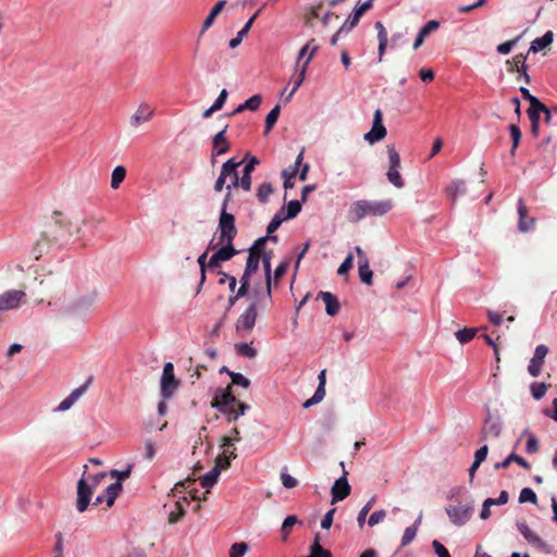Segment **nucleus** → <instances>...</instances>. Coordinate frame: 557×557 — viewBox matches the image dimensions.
Masks as SVG:
<instances>
[{
	"label": "nucleus",
	"mask_w": 557,
	"mask_h": 557,
	"mask_svg": "<svg viewBox=\"0 0 557 557\" xmlns=\"http://www.w3.org/2000/svg\"><path fill=\"white\" fill-rule=\"evenodd\" d=\"M524 540L531 544L536 550L543 554H549L550 553V546L543 541L537 534H535L533 531L525 534Z\"/></svg>",
	"instance_id": "nucleus-28"
},
{
	"label": "nucleus",
	"mask_w": 557,
	"mask_h": 557,
	"mask_svg": "<svg viewBox=\"0 0 557 557\" xmlns=\"http://www.w3.org/2000/svg\"><path fill=\"white\" fill-rule=\"evenodd\" d=\"M123 486L121 482H114L110 484L103 492V494L98 495L92 503L94 506H98L106 502L107 507H112L116 497L121 493Z\"/></svg>",
	"instance_id": "nucleus-20"
},
{
	"label": "nucleus",
	"mask_w": 557,
	"mask_h": 557,
	"mask_svg": "<svg viewBox=\"0 0 557 557\" xmlns=\"http://www.w3.org/2000/svg\"><path fill=\"white\" fill-rule=\"evenodd\" d=\"M394 207L393 200H358L351 203L348 210V220L359 222L367 216H382L388 213Z\"/></svg>",
	"instance_id": "nucleus-2"
},
{
	"label": "nucleus",
	"mask_w": 557,
	"mask_h": 557,
	"mask_svg": "<svg viewBox=\"0 0 557 557\" xmlns=\"http://www.w3.org/2000/svg\"><path fill=\"white\" fill-rule=\"evenodd\" d=\"M90 382L91 377H89L84 384H82L77 388L73 389L71 394L59 404L54 411L62 412L69 410L79 399V397H82L86 393Z\"/></svg>",
	"instance_id": "nucleus-19"
},
{
	"label": "nucleus",
	"mask_w": 557,
	"mask_h": 557,
	"mask_svg": "<svg viewBox=\"0 0 557 557\" xmlns=\"http://www.w3.org/2000/svg\"><path fill=\"white\" fill-rule=\"evenodd\" d=\"M517 211H518V230L521 233L530 232L534 228L536 224V219L529 216V208L527 207L524 200L522 198L518 199L517 202Z\"/></svg>",
	"instance_id": "nucleus-18"
},
{
	"label": "nucleus",
	"mask_w": 557,
	"mask_h": 557,
	"mask_svg": "<svg viewBox=\"0 0 557 557\" xmlns=\"http://www.w3.org/2000/svg\"><path fill=\"white\" fill-rule=\"evenodd\" d=\"M536 502H537V496L532 488L524 487L521 490L520 495H519V503L536 504Z\"/></svg>",
	"instance_id": "nucleus-51"
},
{
	"label": "nucleus",
	"mask_w": 557,
	"mask_h": 557,
	"mask_svg": "<svg viewBox=\"0 0 557 557\" xmlns=\"http://www.w3.org/2000/svg\"><path fill=\"white\" fill-rule=\"evenodd\" d=\"M387 131L383 125V113L381 109H376L373 114V123L370 132L364 134V139L369 144H374L383 140L386 137Z\"/></svg>",
	"instance_id": "nucleus-13"
},
{
	"label": "nucleus",
	"mask_w": 557,
	"mask_h": 557,
	"mask_svg": "<svg viewBox=\"0 0 557 557\" xmlns=\"http://www.w3.org/2000/svg\"><path fill=\"white\" fill-rule=\"evenodd\" d=\"M548 350H535L533 358L530 360L528 372L531 376L537 377L541 374L545 357Z\"/></svg>",
	"instance_id": "nucleus-24"
},
{
	"label": "nucleus",
	"mask_w": 557,
	"mask_h": 557,
	"mask_svg": "<svg viewBox=\"0 0 557 557\" xmlns=\"http://www.w3.org/2000/svg\"><path fill=\"white\" fill-rule=\"evenodd\" d=\"M375 499H376L375 496L371 497L367 502V504L361 508V510L359 511L358 517H357V521H358L359 527H362L366 523L367 515L369 513V511L371 510L372 506L374 505Z\"/></svg>",
	"instance_id": "nucleus-50"
},
{
	"label": "nucleus",
	"mask_w": 557,
	"mask_h": 557,
	"mask_svg": "<svg viewBox=\"0 0 557 557\" xmlns=\"http://www.w3.org/2000/svg\"><path fill=\"white\" fill-rule=\"evenodd\" d=\"M178 387V381L174 375V366L172 362H166L163 367L161 381H160V389L161 396L163 399L171 398L175 391Z\"/></svg>",
	"instance_id": "nucleus-7"
},
{
	"label": "nucleus",
	"mask_w": 557,
	"mask_h": 557,
	"mask_svg": "<svg viewBox=\"0 0 557 557\" xmlns=\"http://www.w3.org/2000/svg\"><path fill=\"white\" fill-rule=\"evenodd\" d=\"M358 268L361 282L367 285H372L373 272L370 269L369 260H364L362 263H359Z\"/></svg>",
	"instance_id": "nucleus-37"
},
{
	"label": "nucleus",
	"mask_w": 557,
	"mask_h": 557,
	"mask_svg": "<svg viewBox=\"0 0 557 557\" xmlns=\"http://www.w3.org/2000/svg\"><path fill=\"white\" fill-rule=\"evenodd\" d=\"M248 548L245 542L234 543L230 548V557H244Z\"/></svg>",
	"instance_id": "nucleus-53"
},
{
	"label": "nucleus",
	"mask_w": 557,
	"mask_h": 557,
	"mask_svg": "<svg viewBox=\"0 0 557 557\" xmlns=\"http://www.w3.org/2000/svg\"><path fill=\"white\" fill-rule=\"evenodd\" d=\"M385 517H386L385 510H383V509L375 510L370 515V517L368 519V524L370 527H374V525L381 523L385 519Z\"/></svg>",
	"instance_id": "nucleus-63"
},
{
	"label": "nucleus",
	"mask_w": 557,
	"mask_h": 557,
	"mask_svg": "<svg viewBox=\"0 0 557 557\" xmlns=\"http://www.w3.org/2000/svg\"><path fill=\"white\" fill-rule=\"evenodd\" d=\"M153 115V110L147 103H141L131 116L132 127L137 128L141 123L148 122Z\"/></svg>",
	"instance_id": "nucleus-22"
},
{
	"label": "nucleus",
	"mask_w": 557,
	"mask_h": 557,
	"mask_svg": "<svg viewBox=\"0 0 557 557\" xmlns=\"http://www.w3.org/2000/svg\"><path fill=\"white\" fill-rule=\"evenodd\" d=\"M226 4L225 0L218 1L211 9L209 15L205 18L199 36H202L214 23L216 16L222 12Z\"/></svg>",
	"instance_id": "nucleus-25"
},
{
	"label": "nucleus",
	"mask_w": 557,
	"mask_h": 557,
	"mask_svg": "<svg viewBox=\"0 0 557 557\" xmlns=\"http://www.w3.org/2000/svg\"><path fill=\"white\" fill-rule=\"evenodd\" d=\"M367 11L361 7L359 5L358 8H356V10L354 11V13L348 17V20L345 22V30L346 32H349L350 29H352L358 23H359V20L360 17L366 13Z\"/></svg>",
	"instance_id": "nucleus-42"
},
{
	"label": "nucleus",
	"mask_w": 557,
	"mask_h": 557,
	"mask_svg": "<svg viewBox=\"0 0 557 557\" xmlns=\"http://www.w3.org/2000/svg\"><path fill=\"white\" fill-rule=\"evenodd\" d=\"M525 60H527V55L522 54V53H519V54H516L512 60H508L507 61V69L509 72H513V71H517V72H522V74L524 75L525 77V81L529 83L530 82V77L525 71Z\"/></svg>",
	"instance_id": "nucleus-27"
},
{
	"label": "nucleus",
	"mask_w": 557,
	"mask_h": 557,
	"mask_svg": "<svg viewBox=\"0 0 557 557\" xmlns=\"http://www.w3.org/2000/svg\"><path fill=\"white\" fill-rule=\"evenodd\" d=\"M317 299H321L325 305V311L329 315L334 317L339 311V302L335 295L330 292H320Z\"/></svg>",
	"instance_id": "nucleus-23"
},
{
	"label": "nucleus",
	"mask_w": 557,
	"mask_h": 557,
	"mask_svg": "<svg viewBox=\"0 0 557 557\" xmlns=\"http://www.w3.org/2000/svg\"><path fill=\"white\" fill-rule=\"evenodd\" d=\"M302 159H304V149L297 156L294 166H289V168L283 170V172H282L283 178L290 176V178L294 180L298 173V168L301 165Z\"/></svg>",
	"instance_id": "nucleus-47"
},
{
	"label": "nucleus",
	"mask_w": 557,
	"mask_h": 557,
	"mask_svg": "<svg viewBox=\"0 0 557 557\" xmlns=\"http://www.w3.org/2000/svg\"><path fill=\"white\" fill-rule=\"evenodd\" d=\"M309 557H332L331 552L321 546L319 534H315L314 541L309 547Z\"/></svg>",
	"instance_id": "nucleus-33"
},
{
	"label": "nucleus",
	"mask_w": 557,
	"mask_h": 557,
	"mask_svg": "<svg viewBox=\"0 0 557 557\" xmlns=\"http://www.w3.org/2000/svg\"><path fill=\"white\" fill-rule=\"evenodd\" d=\"M70 236L69 227L60 219H55L45 225L40 237L33 247V255L39 259L42 253L48 252L51 247L66 242Z\"/></svg>",
	"instance_id": "nucleus-1"
},
{
	"label": "nucleus",
	"mask_w": 557,
	"mask_h": 557,
	"mask_svg": "<svg viewBox=\"0 0 557 557\" xmlns=\"http://www.w3.org/2000/svg\"><path fill=\"white\" fill-rule=\"evenodd\" d=\"M367 11L361 7L359 5L358 8H356V10L354 11V13L348 17V20L345 22V30L346 32H349L350 29H352L358 23H359V20L360 17L366 13Z\"/></svg>",
	"instance_id": "nucleus-41"
},
{
	"label": "nucleus",
	"mask_w": 557,
	"mask_h": 557,
	"mask_svg": "<svg viewBox=\"0 0 557 557\" xmlns=\"http://www.w3.org/2000/svg\"><path fill=\"white\" fill-rule=\"evenodd\" d=\"M281 107L280 104H276L267 115L265 117V131L264 133L268 134L275 123L277 122V119L280 116Z\"/></svg>",
	"instance_id": "nucleus-46"
},
{
	"label": "nucleus",
	"mask_w": 557,
	"mask_h": 557,
	"mask_svg": "<svg viewBox=\"0 0 557 557\" xmlns=\"http://www.w3.org/2000/svg\"><path fill=\"white\" fill-rule=\"evenodd\" d=\"M367 11L361 7L359 5L358 8H356V10L354 11V13L348 17V20L345 22V30L346 32H349L350 29H352L358 23H359V20L360 17L366 13Z\"/></svg>",
	"instance_id": "nucleus-43"
},
{
	"label": "nucleus",
	"mask_w": 557,
	"mask_h": 557,
	"mask_svg": "<svg viewBox=\"0 0 557 557\" xmlns=\"http://www.w3.org/2000/svg\"><path fill=\"white\" fill-rule=\"evenodd\" d=\"M231 379H232V383L234 385H238V386H242L244 388H247L249 387L250 385V381L244 376L242 373H238V372H228Z\"/></svg>",
	"instance_id": "nucleus-58"
},
{
	"label": "nucleus",
	"mask_w": 557,
	"mask_h": 557,
	"mask_svg": "<svg viewBox=\"0 0 557 557\" xmlns=\"http://www.w3.org/2000/svg\"><path fill=\"white\" fill-rule=\"evenodd\" d=\"M220 473L218 468H212L200 479V485L208 492L216 483Z\"/></svg>",
	"instance_id": "nucleus-35"
},
{
	"label": "nucleus",
	"mask_w": 557,
	"mask_h": 557,
	"mask_svg": "<svg viewBox=\"0 0 557 557\" xmlns=\"http://www.w3.org/2000/svg\"><path fill=\"white\" fill-rule=\"evenodd\" d=\"M301 210V202L299 200H292L287 205V213L284 215L286 220L294 219Z\"/></svg>",
	"instance_id": "nucleus-56"
},
{
	"label": "nucleus",
	"mask_w": 557,
	"mask_h": 557,
	"mask_svg": "<svg viewBox=\"0 0 557 557\" xmlns=\"http://www.w3.org/2000/svg\"><path fill=\"white\" fill-rule=\"evenodd\" d=\"M283 211H284V209H281L272 218V220L270 221V223L268 224V227H267V233L268 234H273L281 226L283 221L286 220V218L283 215Z\"/></svg>",
	"instance_id": "nucleus-48"
},
{
	"label": "nucleus",
	"mask_w": 557,
	"mask_h": 557,
	"mask_svg": "<svg viewBox=\"0 0 557 557\" xmlns=\"http://www.w3.org/2000/svg\"><path fill=\"white\" fill-rule=\"evenodd\" d=\"M508 128H509L510 136L512 138V147L510 150V154L515 156V151L518 148L519 143L521 140V131H520L519 126L516 124L509 125Z\"/></svg>",
	"instance_id": "nucleus-49"
},
{
	"label": "nucleus",
	"mask_w": 557,
	"mask_h": 557,
	"mask_svg": "<svg viewBox=\"0 0 557 557\" xmlns=\"http://www.w3.org/2000/svg\"><path fill=\"white\" fill-rule=\"evenodd\" d=\"M223 246L215 252V256L221 261H227L237 253L233 243H222Z\"/></svg>",
	"instance_id": "nucleus-36"
},
{
	"label": "nucleus",
	"mask_w": 557,
	"mask_h": 557,
	"mask_svg": "<svg viewBox=\"0 0 557 557\" xmlns=\"http://www.w3.org/2000/svg\"><path fill=\"white\" fill-rule=\"evenodd\" d=\"M126 169L122 165L114 168L111 175V187L117 189L121 183L125 180Z\"/></svg>",
	"instance_id": "nucleus-38"
},
{
	"label": "nucleus",
	"mask_w": 557,
	"mask_h": 557,
	"mask_svg": "<svg viewBox=\"0 0 557 557\" xmlns=\"http://www.w3.org/2000/svg\"><path fill=\"white\" fill-rule=\"evenodd\" d=\"M237 455L235 453V449L232 450L228 456H226L225 454L219 455L215 459V466L213 468H218L219 472H221V470L230 468L231 459H235Z\"/></svg>",
	"instance_id": "nucleus-40"
},
{
	"label": "nucleus",
	"mask_w": 557,
	"mask_h": 557,
	"mask_svg": "<svg viewBox=\"0 0 557 557\" xmlns=\"http://www.w3.org/2000/svg\"><path fill=\"white\" fill-rule=\"evenodd\" d=\"M455 336L460 345H466L475 337L478 339L483 338L485 344L493 348H498L499 346L503 345V342L500 341V334H496V331L494 330L491 333H487L486 326L481 329L465 327L462 330L457 331L455 333Z\"/></svg>",
	"instance_id": "nucleus-3"
},
{
	"label": "nucleus",
	"mask_w": 557,
	"mask_h": 557,
	"mask_svg": "<svg viewBox=\"0 0 557 557\" xmlns=\"http://www.w3.org/2000/svg\"><path fill=\"white\" fill-rule=\"evenodd\" d=\"M261 102L262 97L260 95H253L244 102V107H246V110L256 111L259 109Z\"/></svg>",
	"instance_id": "nucleus-64"
},
{
	"label": "nucleus",
	"mask_w": 557,
	"mask_h": 557,
	"mask_svg": "<svg viewBox=\"0 0 557 557\" xmlns=\"http://www.w3.org/2000/svg\"><path fill=\"white\" fill-rule=\"evenodd\" d=\"M108 473L102 471L98 472L96 474H85V481H87V484L91 486L94 490H96L99 484L107 478Z\"/></svg>",
	"instance_id": "nucleus-52"
},
{
	"label": "nucleus",
	"mask_w": 557,
	"mask_h": 557,
	"mask_svg": "<svg viewBox=\"0 0 557 557\" xmlns=\"http://www.w3.org/2000/svg\"><path fill=\"white\" fill-rule=\"evenodd\" d=\"M260 262V257L256 255V252H249V256L246 261L245 270L251 273H255L258 270Z\"/></svg>",
	"instance_id": "nucleus-57"
},
{
	"label": "nucleus",
	"mask_w": 557,
	"mask_h": 557,
	"mask_svg": "<svg viewBox=\"0 0 557 557\" xmlns=\"http://www.w3.org/2000/svg\"><path fill=\"white\" fill-rule=\"evenodd\" d=\"M273 251L270 250L268 252H263L261 258L267 280V292L265 296L271 300V285H272V277H271V258H272Z\"/></svg>",
	"instance_id": "nucleus-29"
},
{
	"label": "nucleus",
	"mask_w": 557,
	"mask_h": 557,
	"mask_svg": "<svg viewBox=\"0 0 557 557\" xmlns=\"http://www.w3.org/2000/svg\"><path fill=\"white\" fill-rule=\"evenodd\" d=\"M473 509V504L470 503L468 505H448L445 511L453 524L461 527L470 520Z\"/></svg>",
	"instance_id": "nucleus-9"
},
{
	"label": "nucleus",
	"mask_w": 557,
	"mask_h": 557,
	"mask_svg": "<svg viewBox=\"0 0 557 557\" xmlns=\"http://www.w3.org/2000/svg\"><path fill=\"white\" fill-rule=\"evenodd\" d=\"M325 394L322 393V388H317L314 394L312 395V397H310L309 399H307L304 404H302V407L305 409L313 406V405H317L319 404L320 401H322V399L324 398Z\"/></svg>",
	"instance_id": "nucleus-62"
},
{
	"label": "nucleus",
	"mask_w": 557,
	"mask_h": 557,
	"mask_svg": "<svg viewBox=\"0 0 557 557\" xmlns=\"http://www.w3.org/2000/svg\"><path fill=\"white\" fill-rule=\"evenodd\" d=\"M245 159H247V163L244 166L242 177H239V175L237 174V187L243 188L245 191H250L251 173L255 171V168L260 163V160L255 156H250L249 153L246 154Z\"/></svg>",
	"instance_id": "nucleus-16"
},
{
	"label": "nucleus",
	"mask_w": 557,
	"mask_h": 557,
	"mask_svg": "<svg viewBox=\"0 0 557 557\" xmlns=\"http://www.w3.org/2000/svg\"><path fill=\"white\" fill-rule=\"evenodd\" d=\"M542 111H546V106L543 104L542 102L540 103V106H530L529 110H528V115H529V119L531 121V123H540V113Z\"/></svg>",
	"instance_id": "nucleus-54"
},
{
	"label": "nucleus",
	"mask_w": 557,
	"mask_h": 557,
	"mask_svg": "<svg viewBox=\"0 0 557 557\" xmlns=\"http://www.w3.org/2000/svg\"><path fill=\"white\" fill-rule=\"evenodd\" d=\"M273 194V187L271 183L264 182L257 189V198L261 203H267L269 197Z\"/></svg>",
	"instance_id": "nucleus-39"
},
{
	"label": "nucleus",
	"mask_w": 557,
	"mask_h": 557,
	"mask_svg": "<svg viewBox=\"0 0 557 557\" xmlns=\"http://www.w3.org/2000/svg\"><path fill=\"white\" fill-rule=\"evenodd\" d=\"M388 160H389V168L387 171V180L389 183H392L395 187L401 188L405 185V182L398 171L400 166V157L399 153L396 151L395 147L393 145H388L386 147Z\"/></svg>",
	"instance_id": "nucleus-8"
},
{
	"label": "nucleus",
	"mask_w": 557,
	"mask_h": 557,
	"mask_svg": "<svg viewBox=\"0 0 557 557\" xmlns=\"http://www.w3.org/2000/svg\"><path fill=\"white\" fill-rule=\"evenodd\" d=\"M300 521L298 520V518L296 516H287L284 521H283V524H282V528H281V531L282 533L286 536L290 533V530L296 524V523H299Z\"/></svg>",
	"instance_id": "nucleus-60"
},
{
	"label": "nucleus",
	"mask_w": 557,
	"mask_h": 557,
	"mask_svg": "<svg viewBox=\"0 0 557 557\" xmlns=\"http://www.w3.org/2000/svg\"><path fill=\"white\" fill-rule=\"evenodd\" d=\"M218 228L220 232L219 243H233L237 235L234 215L221 210Z\"/></svg>",
	"instance_id": "nucleus-6"
},
{
	"label": "nucleus",
	"mask_w": 557,
	"mask_h": 557,
	"mask_svg": "<svg viewBox=\"0 0 557 557\" xmlns=\"http://www.w3.org/2000/svg\"><path fill=\"white\" fill-rule=\"evenodd\" d=\"M466 193V183L463 181H454L447 188L446 194L455 201L456 198Z\"/></svg>",
	"instance_id": "nucleus-34"
},
{
	"label": "nucleus",
	"mask_w": 557,
	"mask_h": 557,
	"mask_svg": "<svg viewBox=\"0 0 557 557\" xmlns=\"http://www.w3.org/2000/svg\"><path fill=\"white\" fill-rule=\"evenodd\" d=\"M237 403L231 387L218 388L212 400V407L220 412L228 411V408L234 407Z\"/></svg>",
	"instance_id": "nucleus-15"
},
{
	"label": "nucleus",
	"mask_w": 557,
	"mask_h": 557,
	"mask_svg": "<svg viewBox=\"0 0 557 557\" xmlns=\"http://www.w3.org/2000/svg\"><path fill=\"white\" fill-rule=\"evenodd\" d=\"M318 50V46H314L312 48V51L311 53H309L306 62L304 63L301 70L299 71V73L297 74V76L294 78V86L289 92V95L287 96L286 100L288 101L293 96L294 94L297 91V89L301 86V84L304 83L305 81V76H306V70H307V66L309 64V62L311 61V59L313 58L314 53L317 52Z\"/></svg>",
	"instance_id": "nucleus-26"
},
{
	"label": "nucleus",
	"mask_w": 557,
	"mask_h": 557,
	"mask_svg": "<svg viewBox=\"0 0 557 557\" xmlns=\"http://www.w3.org/2000/svg\"><path fill=\"white\" fill-rule=\"evenodd\" d=\"M375 29L377 30V39H379V60L382 61L383 55L385 53L387 47V33L382 22L375 23Z\"/></svg>",
	"instance_id": "nucleus-31"
},
{
	"label": "nucleus",
	"mask_w": 557,
	"mask_h": 557,
	"mask_svg": "<svg viewBox=\"0 0 557 557\" xmlns=\"http://www.w3.org/2000/svg\"><path fill=\"white\" fill-rule=\"evenodd\" d=\"M512 462H517L519 466H521L522 468L529 470L531 468V465L529 463V461H527L523 457L515 454V453H511L510 455H508L502 462H497L495 463V469H504V468H507L510 463Z\"/></svg>",
	"instance_id": "nucleus-30"
},
{
	"label": "nucleus",
	"mask_w": 557,
	"mask_h": 557,
	"mask_svg": "<svg viewBox=\"0 0 557 557\" xmlns=\"http://www.w3.org/2000/svg\"><path fill=\"white\" fill-rule=\"evenodd\" d=\"M97 300V295L95 292L88 293L77 299L69 307V312L73 315L81 317L90 311V309L95 306Z\"/></svg>",
	"instance_id": "nucleus-17"
},
{
	"label": "nucleus",
	"mask_w": 557,
	"mask_h": 557,
	"mask_svg": "<svg viewBox=\"0 0 557 557\" xmlns=\"http://www.w3.org/2000/svg\"><path fill=\"white\" fill-rule=\"evenodd\" d=\"M554 34L552 30L546 32L542 37L535 38L531 42L529 52H537L545 49L553 42Z\"/></svg>",
	"instance_id": "nucleus-32"
},
{
	"label": "nucleus",
	"mask_w": 557,
	"mask_h": 557,
	"mask_svg": "<svg viewBox=\"0 0 557 557\" xmlns=\"http://www.w3.org/2000/svg\"><path fill=\"white\" fill-rule=\"evenodd\" d=\"M259 300H253L246 310L238 317L236 321V330L238 332H249L252 330L256 323V319L258 315L257 308H258Z\"/></svg>",
	"instance_id": "nucleus-12"
},
{
	"label": "nucleus",
	"mask_w": 557,
	"mask_h": 557,
	"mask_svg": "<svg viewBox=\"0 0 557 557\" xmlns=\"http://www.w3.org/2000/svg\"><path fill=\"white\" fill-rule=\"evenodd\" d=\"M76 490L77 497L75 506L78 512H84L90 505L91 497L95 491L91 486L87 484V481H85V473L78 480Z\"/></svg>",
	"instance_id": "nucleus-11"
},
{
	"label": "nucleus",
	"mask_w": 557,
	"mask_h": 557,
	"mask_svg": "<svg viewBox=\"0 0 557 557\" xmlns=\"http://www.w3.org/2000/svg\"><path fill=\"white\" fill-rule=\"evenodd\" d=\"M242 163L243 161H236L235 158H231L222 164L220 175L216 178L213 187L216 193L223 190L226 178L228 176H233V182L226 185V190L237 188V169Z\"/></svg>",
	"instance_id": "nucleus-4"
},
{
	"label": "nucleus",
	"mask_w": 557,
	"mask_h": 557,
	"mask_svg": "<svg viewBox=\"0 0 557 557\" xmlns=\"http://www.w3.org/2000/svg\"><path fill=\"white\" fill-rule=\"evenodd\" d=\"M367 11L361 7L359 5L358 8H356V10L354 11V13L348 17V20L345 22V30L346 32H349L350 29H352L358 23H359V20L360 17L366 13Z\"/></svg>",
	"instance_id": "nucleus-45"
},
{
	"label": "nucleus",
	"mask_w": 557,
	"mask_h": 557,
	"mask_svg": "<svg viewBox=\"0 0 557 557\" xmlns=\"http://www.w3.org/2000/svg\"><path fill=\"white\" fill-rule=\"evenodd\" d=\"M417 532L416 527L406 528L401 537V546L409 545L416 539Z\"/></svg>",
	"instance_id": "nucleus-61"
},
{
	"label": "nucleus",
	"mask_w": 557,
	"mask_h": 557,
	"mask_svg": "<svg viewBox=\"0 0 557 557\" xmlns=\"http://www.w3.org/2000/svg\"><path fill=\"white\" fill-rule=\"evenodd\" d=\"M521 36H517L516 38L505 41L497 46V52L500 54H508L512 48L517 45V42L520 40Z\"/></svg>",
	"instance_id": "nucleus-59"
},
{
	"label": "nucleus",
	"mask_w": 557,
	"mask_h": 557,
	"mask_svg": "<svg viewBox=\"0 0 557 557\" xmlns=\"http://www.w3.org/2000/svg\"><path fill=\"white\" fill-rule=\"evenodd\" d=\"M367 11L361 7L359 5L358 8H356V10L354 11V13L348 17V20L345 22V30L346 32H349L350 29H352L358 23H359V20L360 17L366 13Z\"/></svg>",
	"instance_id": "nucleus-44"
},
{
	"label": "nucleus",
	"mask_w": 557,
	"mask_h": 557,
	"mask_svg": "<svg viewBox=\"0 0 557 557\" xmlns=\"http://www.w3.org/2000/svg\"><path fill=\"white\" fill-rule=\"evenodd\" d=\"M26 299L23 289H9L0 295V311L13 310L20 307Z\"/></svg>",
	"instance_id": "nucleus-10"
},
{
	"label": "nucleus",
	"mask_w": 557,
	"mask_h": 557,
	"mask_svg": "<svg viewBox=\"0 0 557 557\" xmlns=\"http://www.w3.org/2000/svg\"><path fill=\"white\" fill-rule=\"evenodd\" d=\"M227 127L228 125H225L223 129L215 134L212 138L213 158L225 154L231 149V144L225 136Z\"/></svg>",
	"instance_id": "nucleus-21"
},
{
	"label": "nucleus",
	"mask_w": 557,
	"mask_h": 557,
	"mask_svg": "<svg viewBox=\"0 0 557 557\" xmlns=\"http://www.w3.org/2000/svg\"><path fill=\"white\" fill-rule=\"evenodd\" d=\"M503 431V420L497 412H492L488 407L485 410V418L481 429V441L497 438Z\"/></svg>",
	"instance_id": "nucleus-5"
},
{
	"label": "nucleus",
	"mask_w": 557,
	"mask_h": 557,
	"mask_svg": "<svg viewBox=\"0 0 557 557\" xmlns=\"http://www.w3.org/2000/svg\"><path fill=\"white\" fill-rule=\"evenodd\" d=\"M341 467L343 468V475L338 478L331 490L332 493V504L341 502L349 496L350 494V485L347 480L348 472L345 470L344 461L341 462Z\"/></svg>",
	"instance_id": "nucleus-14"
},
{
	"label": "nucleus",
	"mask_w": 557,
	"mask_h": 557,
	"mask_svg": "<svg viewBox=\"0 0 557 557\" xmlns=\"http://www.w3.org/2000/svg\"><path fill=\"white\" fill-rule=\"evenodd\" d=\"M530 388L533 398L539 400L545 395L547 391V385L545 383L534 382L531 384Z\"/></svg>",
	"instance_id": "nucleus-55"
}]
</instances>
